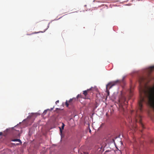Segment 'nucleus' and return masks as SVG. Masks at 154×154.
I'll return each instance as SVG.
<instances>
[{"instance_id":"f257e3e1","label":"nucleus","mask_w":154,"mask_h":154,"mask_svg":"<svg viewBox=\"0 0 154 154\" xmlns=\"http://www.w3.org/2000/svg\"><path fill=\"white\" fill-rule=\"evenodd\" d=\"M140 100L139 102V108L140 111H142V103L146 102L145 97H147L150 105L154 109V88H151L148 92L141 88L139 91Z\"/></svg>"},{"instance_id":"f03ea898","label":"nucleus","mask_w":154,"mask_h":154,"mask_svg":"<svg viewBox=\"0 0 154 154\" xmlns=\"http://www.w3.org/2000/svg\"><path fill=\"white\" fill-rule=\"evenodd\" d=\"M119 111L121 112H125V108L127 107L128 102L126 101V98L125 96L122 95L119 98Z\"/></svg>"},{"instance_id":"7ed1b4c3","label":"nucleus","mask_w":154,"mask_h":154,"mask_svg":"<svg viewBox=\"0 0 154 154\" xmlns=\"http://www.w3.org/2000/svg\"><path fill=\"white\" fill-rule=\"evenodd\" d=\"M120 81L119 80H117L115 81L112 82H109L106 86V92L107 93L106 99H107V96L109 95V90L111 88L112 86L115 85L118 83H120Z\"/></svg>"},{"instance_id":"20e7f679","label":"nucleus","mask_w":154,"mask_h":154,"mask_svg":"<svg viewBox=\"0 0 154 154\" xmlns=\"http://www.w3.org/2000/svg\"><path fill=\"white\" fill-rule=\"evenodd\" d=\"M91 89H88L87 90L83 91V94L84 95V97H83L82 95L81 94H79L77 96L76 98L78 99L79 97H80L84 99H90V98L88 95H89V94L90 93L89 91Z\"/></svg>"},{"instance_id":"39448f33","label":"nucleus","mask_w":154,"mask_h":154,"mask_svg":"<svg viewBox=\"0 0 154 154\" xmlns=\"http://www.w3.org/2000/svg\"><path fill=\"white\" fill-rule=\"evenodd\" d=\"M13 132L14 134H16V135H14V137H17V136H19V132L18 131L14 130L13 131Z\"/></svg>"},{"instance_id":"423d86ee","label":"nucleus","mask_w":154,"mask_h":154,"mask_svg":"<svg viewBox=\"0 0 154 154\" xmlns=\"http://www.w3.org/2000/svg\"><path fill=\"white\" fill-rule=\"evenodd\" d=\"M65 126V125L63 123H62V125L61 128L59 127L60 130V134L61 135L62 133V130L64 129V128Z\"/></svg>"},{"instance_id":"0eeeda50","label":"nucleus","mask_w":154,"mask_h":154,"mask_svg":"<svg viewBox=\"0 0 154 154\" xmlns=\"http://www.w3.org/2000/svg\"><path fill=\"white\" fill-rule=\"evenodd\" d=\"M12 141H18L19 142L21 143V140L19 139H14L11 140Z\"/></svg>"},{"instance_id":"6e6552de","label":"nucleus","mask_w":154,"mask_h":154,"mask_svg":"<svg viewBox=\"0 0 154 154\" xmlns=\"http://www.w3.org/2000/svg\"><path fill=\"white\" fill-rule=\"evenodd\" d=\"M41 32V31H40V32H33L32 33H30V34H27V35H32V34H36V33H39V32Z\"/></svg>"},{"instance_id":"1a4fd4ad","label":"nucleus","mask_w":154,"mask_h":154,"mask_svg":"<svg viewBox=\"0 0 154 154\" xmlns=\"http://www.w3.org/2000/svg\"><path fill=\"white\" fill-rule=\"evenodd\" d=\"M73 100V98L72 99H70L69 100V101L68 102L69 103V104H72V100Z\"/></svg>"},{"instance_id":"9d476101","label":"nucleus","mask_w":154,"mask_h":154,"mask_svg":"<svg viewBox=\"0 0 154 154\" xmlns=\"http://www.w3.org/2000/svg\"><path fill=\"white\" fill-rule=\"evenodd\" d=\"M68 102H68V101L67 100H66L65 103L66 105V106L67 107H68L69 105V104L68 103Z\"/></svg>"},{"instance_id":"9b49d317","label":"nucleus","mask_w":154,"mask_h":154,"mask_svg":"<svg viewBox=\"0 0 154 154\" xmlns=\"http://www.w3.org/2000/svg\"><path fill=\"white\" fill-rule=\"evenodd\" d=\"M140 124H141V127H142L143 128H144V126H143V124L142 123V122H141V121H140Z\"/></svg>"},{"instance_id":"f8f14e48","label":"nucleus","mask_w":154,"mask_h":154,"mask_svg":"<svg viewBox=\"0 0 154 154\" xmlns=\"http://www.w3.org/2000/svg\"><path fill=\"white\" fill-rule=\"evenodd\" d=\"M150 69L151 70H152V69H154V66H152V67H150Z\"/></svg>"},{"instance_id":"ddd939ff","label":"nucleus","mask_w":154,"mask_h":154,"mask_svg":"<svg viewBox=\"0 0 154 154\" xmlns=\"http://www.w3.org/2000/svg\"><path fill=\"white\" fill-rule=\"evenodd\" d=\"M59 100H57L56 102V103L57 104V103H59Z\"/></svg>"},{"instance_id":"4468645a","label":"nucleus","mask_w":154,"mask_h":154,"mask_svg":"<svg viewBox=\"0 0 154 154\" xmlns=\"http://www.w3.org/2000/svg\"><path fill=\"white\" fill-rule=\"evenodd\" d=\"M142 81H143L144 80V78H141Z\"/></svg>"},{"instance_id":"2eb2a0df","label":"nucleus","mask_w":154,"mask_h":154,"mask_svg":"<svg viewBox=\"0 0 154 154\" xmlns=\"http://www.w3.org/2000/svg\"><path fill=\"white\" fill-rule=\"evenodd\" d=\"M2 132H0V135H2Z\"/></svg>"},{"instance_id":"dca6fc26","label":"nucleus","mask_w":154,"mask_h":154,"mask_svg":"<svg viewBox=\"0 0 154 154\" xmlns=\"http://www.w3.org/2000/svg\"><path fill=\"white\" fill-rule=\"evenodd\" d=\"M137 119H136V120H135V122H137Z\"/></svg>"},{"instance_id":"f3484780","label":"nucleus","mask_w":154,"mask_h":154,"mask_svg":"<svg viewBox=\"0 0 154 154\" xmlns=\"http://www.w3.org/2000/svg\"><path fill=\"white\" fill-rule=\"evenodd\" d=\"M54 107H53V108H51V110H53V109H54Z\"/></svg>"},{"instance_id":"a211bd4d","label":"nucleus","mask_w":154,"mask_h":154,"mask_svg":"<svg viewBox=\"0 0 154 154\" xmlns=\"http://www.w3.org/2000/svg\"><path fill=\"white\" fill-rule=\"evenodd\" d=\"M133 128H136V127H133Z\"/></svg>"},{"instance_id":"6ab92c4d","label":"nucleus","mask_w":154,"mask_h":154,"mask_svg":"<svg viewBox=\"0 0 154 154\" xmlns=\"http://www.w3.org/2000/svg\"><path fill=\"white\" fill-rule=\"evenodd\" d=\"M91 130L90 129V130H89V132H90V133H91Z\"/></svg>"},{"instance_id":"aec40b11","label":"nucleus","mask_w":154,"mask_h":154,"mask_svg":"<svg viewBox=\"0 0 154 154\" xmlns=\"http://www.w3.org/2000/svg\"><path fill=\"white\" fill-rule=\"evenodd\" d=\"M96 0H94L93 1V2H95V1H96Z\"/></svg>"},{"instance_id":"412c9836","label":"nucleus","mask_w":154,"mask_h":154,"mask_svg":"<svg viewBox=\"0 0 154 154\" xmlns=\"http://www.w3.org/2000/svg\"><path fill=\"white\" fill-rule=\"evenodd\" d=\"M85 153V154H88V153Z\"/></svg>"},{"instance_id":"4be33fe9","label":"nucleus","mask_w":154,"mask_h":154,"mask_svg":"<svg viewBox=\"0 0 154 154\" xmlns=\"http://www.w3.org/2000/svg\"><path fill=\"white\" fill-rule=\"evenodd\" d=\"M131 124V126H132V125L131 124Z\"/></svg>"}]
</instances>
